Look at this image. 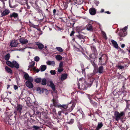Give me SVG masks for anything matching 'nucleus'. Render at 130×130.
Returning a JSON list of instances; mask_svg holds the SVG:
<instances>
[{
	"instance_id": "nucleus-1",
	"label": "nucleus",
	"mask_w": 130,
	"mask_h": 130,
	"mask_svg": "<svg viewBox=\"0 0 130 130\" xmlns=\"http://www.w3.org/2000/svg\"><path fill=\"white\" fill-rule=\"evenodd\" d=\"M126 102V107L124 110L119 112L117 111H114L113 113V116L112 117L116 121H118L119 120H120L122 122L125 120H123V118L125 115V113L127 109L130 110V100H125Z\"/></svg>"
},
{
	"instance_id": "nucleus-2",
	"label": "nucleus",
	"mask_w": 130,
	"mask_h": 130,
	"mask_svg": "<svg viewBox=\"0 0 130 130\" xmlns=\"http://www.w3.org/2000/svg\"><path fill=\"white\" fill-rule=\"evenodd\" d=\"M88 80H89L90 83H84L80 85L79 84H78V89L82 90H86L88 87H90L91 85L93 83L94 85H96V87L98 86V79H95L93 78H90L88 79Z\"/></svg>"
},
{
	"instance_id": "nucleus-3",
	"label": "nucleus",
	"mask_w": 130,
	"mask_h": 130,
	"mask_svg": "<svg viewBox=\"0 0 130 130\" xmlns=\"http://www.w3.org/2000/svg\"><path fill=\"white\" fill-rule=\"evenodd\" d=\"M75 105L74 103H70L68 104H60L59 108H63L65 110L67 111L68 112H70L73 109Z\"/></svg>"
},
{
	"instance_id": "nucleus-4",
	"label": "nucleus",
	"mask_w": 130,
	"mask_h": 130,
	"mask_svg": "<svg viewBox=\"0 0 130 130\" xmlns=\"http://www.w3.org/2000/svg\"><path fill=\"white\" fill-rule=\"evenodd\" d=\"M86 38V37L82 35L81 33H79L78 35H76L75 37L77 41L81 44H83L85 42V39Z\"/></svg>"
},
{
	"instance_id": "nucleus-5",
	"label": "nucleus",
	"mask_w": 130,
	"mask_h": 130,
	"mask_svg": "<svg viewBox=\"0 0 130 130\" xmlns=\"http://www.w3.org/2000/svg\"><path fill=\"white\" fill-rule=\"evenodd\" d=\"M99 61L100 63V65H103V66H105L107 63V59H106L104 63H102V62H103L104 60L105 56H106V55L105 54H102V53L101 52L100 54H99Z\"/></svg>"
},
{
	"instance_id": "nucleus-6",
	"label": "nucleus",
	"mask_w": 130,
	"mask_h": 130,
	"mask_svg": "<svg viewBox=\"0 0 130 130\" xmlns=\"http://www.w3.org/2000/svg\"><path fill=\"white\" fill-rule=\"evenodd\" d=\"M97 54H96L95 53H92L89 55L90 58L89 57L88 58V59L90 60V61L92 64L95 63L94 62V61L95 58H97L96 56Z\"/></svg>"
},
{
	"instance_id": "nucleus-7",
	"label": "nucleus",
	"mask_w": 130,
	"mask_h": 130,
	"mask_svg": "<svg viewBox=\"0 0 130 130\" xmlns=\"http://www.w3.org/2000/svg\"><path fill=\"white\" fill-rule=\"evenodd\" d=\"M33 80L32 77H30L28 80L26 81L25 83L26 86L30 88H32L34 86L32 83Z\"/></svg>"
},
{
	"instance_id": "nucleus-8",
	"label": "nucleus",
	"mask_w": 130,
	"mask_h": 130,
	"mask_svg": "<svg viewBox=\"0 0 130 130\" xmlns=\"http://www.w3.org/2000/svg\"><path fill=\"white\" fill-rule=\"evenodd\" d=\"M93 24L92 21H90L85 27L86 29L90 31H92L94 30V28L93 26Z\"/></svg>"
},
{
	"instance_id": "nucleus-9",
	"label": "nucleus",
	"mask_w": 130,
	"mask_h": 130,
	"mask_svg": "<svg viewBox=\"0 0 130 130\" xmlns=\"http://www.w3.org/2000/svg\"><path fill=\"white\" fill-rule=\"evenodd\" d=\"M8 17L11 19H19V15L18 13L15 12L11 13Z\"/></svg>"
},
{
	"instance_id": "nucleus-10",
	"label": "nucleus",
	"mask_w": 130,
	"mask_h": 130,
	"mask_svg": "<svg viewBox=\"0 0 130 130\" xmlns=\"http://www.w3.org/2000/svg\"><path fill=\"white\" fill-rule=\"evenodd\" d=\"M8 119V123L9 124L11 125L14 124L15 120V116L14 117L15 118V120L14 119L13 117H12V115H10Z\"/></svg>"
},
{
	"instance_id": "nucleus-11",
	"label": "nucleus",
	"mask_w": 130,
	"mask_h": 130,
	"mask_svg": "<svg viewBox=\"0 0 130 130\" xmlns=\"http://www.w3.org/2000/svg\"><path fill=\"white\" fill-rule=\"evenodd\" d=\"M92 64L93 67L94 69L93 73L90 74L91 76L95 75L98 72L97 65L96 63H93V64Z\"/></svg>"
},
{
	"instance_id": "nucleus-12",
	"label": "nucleus",
	"mask_w": 130,
	"mask_h": 130,
	"mask_svg": "<svg viewBox=\"0 0 130 130\" xmlns=\"http://www.w3.org/2000/svg\"><path fill=\"white\" fill-rule=\"evenodd\" d=\"M22 105L20 104H18L17 108V111H14V113L15 115L17 114V113H19L20 115H21V110H22Z\"/></svg>"
},
{
	"instance_id": "nucleus-13",
	"label": "nucleus",
	"mask_w": 130,
	"mask_h": 130,
	"mask_svg": "<svg viewBox=\"0 0 130 130\" xmlns=\"http://www.w3.org/2000/svg\"><path fill=\"white\" fill-rule=\"evenodd\" d=\"M1 17H5L10 12V10L7 9H6L3 11H1Z\"/></svg>"
},
{
	"instance_id": "nucleus-14",
	"label": "nucleus",
	"mask_w": 130,
	"mask_h": 130,
	"mask_svg": "<svg viewBox=\"0 0 130 130\" xmlns=\"http://www.w3.org/2000/svg\"><path fill=\"white\" fill-rule=\"evenodd\" d=\"M52 101L53 102V105L54 106L59 107L60 104H59L57 100L53 98L52 99Z\"/></svg>"
},
{
	"instance_id": "nucleus-15",
	"label": "nucleus",
	"mask_w": 130,
	"mask_h": 130,
	"mask_svg": "<svg viewBox=\"0 0 130 130\" xmlns=\"http://www.w3.org/2000/svg\"><path fill=\"white\" fill-rule=\"evenodd\" d=\"M20 42L22 45L26 44L28 43V40L26 39L22 38L19 39Z\"/></svg>"
},
{
	"instance_id": "nucleus-16",
	"label": "nucleus",
	"mask_w": 130,
	"mask_h": 130,
	"mask_svg": "<svg viewBox=\"0 0 130 130\" xmlns=\"http://www.w3.org/2000/svg\"><path fill=\"white\" fill-rule=\"evenodd\" d=\"M18 44V42L15 40H12L11 42L10 46L12 47H15L17 46Z\"/></svg>"
},
{
	"instance_id": "nucleus-17",
	"label": "nucleus",
	"mask_w": 130,
	"mask_h": 130,
	"mask_svg": "<svg viewBox=\"0 0 130 130\" xmlns=\"http://www.w3.org/2000/svg\"><path fill=\"white\" fill-rule=\"evenodd\" d=\"M89 99L90 100V102L91 104L94 107L96 108L98 106V103H97L94 101L93 99L92 98H89Z\"/></svg>"
},
{
	"instance_id": "nucleus-18",
	"label": "nucleus",
	"mask_w": 130,
	"mask_h": 130,
	"mask_svg": "<svg viewBox=\"0 0 130 130\" xmlns=\"http://www.w3.org/2000/svg\"><path fill=\"white\" fill-rule=\"evenodd\" d=\"M89 12L91 15H93L96 14V10L94 8H92L90 9Z\"/></svg>"
},
{
	"instance_id": "nucleus-19",
	"label": "nucleus",
	"mask_w": 130,
	"mask_h": 130,
	"mask_svg": "<svg viewBox=\"0 0 130 130\" xmlns=\"http://www.w3.org/2000/svg\"><path fill=\"white\" fill-rule=\"evenodd\" d=\"M119 35L120 37H123L126 35V31H124L122 30L119 32Z\"/></svg>"
},
{
	"instance_id": "nucleus-20",
	"label": "nucleus",
	"mask_w": 130,
	"mask_h": 130,
	"mask_svg": "<svg viewBox=\"0 0 130 130\" xmlns=\"http://www.w3.org/2000/svg\"><path fill=\"white\" fill-rule=\"evenodd\" d=\"M102 65H101L100 66H99L98 69V72L100 74L104 72V68Z\"/></svg>"
},
{
	"instance_id": "nucleus-21",
	"label": "nucleus",
	"mask_w": 130,
	"mask_h": 130,
	"mask_svg": "<svg viewBox=\"0 0 130 130\" xmlns=\"http://www.w3.org/2000/svg\"><path fill=\"white\" fill-rule=\"evenodd\" d=\"M12 64L13 66V67L12 68L15 67L17 69H18L19 68V64L18 63L15 61H13L12 62Z\"/></svg>"
},
{
	"instance_id": "nucleus-22",
	"label": "nucleus",
	"mask_w": 130,
	"mask_h": 130,
	"mask_svg": "<svg viewBox=\"0 0 130 130\" xmlns=\"http://www.w3.org/2000/svg\"><path fill=\"white\" fill-rule=\"evenodd\" d=\"M111 41L114 47L116 48H118L119 46L117 42L113 40H111Z\"/></svg>"
},
{
	"instance_id": "nucleus-23",
	"label": "nucleus",
	"mask_w": 130,
	"mask_h": 130,
	"mask_svg": "<svg viewBox=\"0 0 130 130\" xmlns=\"http://www.w3.org/2000/svg\"><path fill=\"white\" fill-rule=\"evenodd\" d=\"M68 76V75L67 73L62 74L61 77V80L62 81L64 80L67 78Z\"/></svg>"
},
{
	"instance_id": "nucleus-24",
	"label": "nucleus",
	"mask_w": 130,
	"mask_h": 130,
	"mask_svg": "<svg viewBox=\"0 0 130 130\" xmlns=\"http://www.w3.org/2000/svg\"><path fill=\"white\" fill-rule=\"evenodd\" d=\"M50 85L49 86L52 88L53 91H55L56 90L55 86L52 81H50Z\"/></svg>"
},
{
	"instance_id": "nucleus-25",
	"label": "nucleus",
	"mask_w": 130,
	"mask_h": 130,
	"mask_svg": "<svg viewBox=\"0 0 130 130\" xmlns=\"http://www.w3.org/2000/svg\"><path fill=\"white\" fill-rule=\"evenodd\" d=\"M46 63L48 65L52 66L53 67L55 66V62L54 61L48 60L46 62Z\"/></svg>"
},
{
	"instance_id": "nucleus-26",
	"label": "nucleus",
	"mask_w": 130,
	"mask_h": 130,
	"mask_svg": "<svg viewBox=\"0 0 130 130\" xmlns=\"http://www.w3.org/2000/svg\"><path fill=\"white\" fill-rule=\"evenodd\" d=\"M36 45H37L38 48L40 50L42 49L44 47V45L43 44L39 42H37Z\"/></svg>"
},
{
	"instance_id": "nucleus-27",
	"label": "nucleus",
	"mask_w": 130,
	"mask_h": 130,
	"mask_svg": "<svg viewBox=\"0 0 130 130\" xmlns=\"http://www.w3.org/2000/svg\"><path fill=\"white\" fill-rule=\"evenodd\" d=\"M103 124L102 122H101L100 123H98L97 127L95 128V130H99L103 126Z\"/></svg>"
},
{
	"instance_id": "nucleus-28",
	"label": "nucleus",
	"mask_w": 130,
	"mask_h": 130,
	"mask_svg": "<svg viewBox=\"0 0 130 130\" xmlns=\"http://www.w3.org/2000/svg\"><path fill=\"white\" fill-rule=\"evenodd\" d=\"M91 47L92 51L93 52V53L98 54L96 48L93 45H91Z\"/></svg>"
},
{
	"instance_id": "nucleus-29",
	"label": "nucleus",
	"mask_w": 130,
	"mask_h": 130,
	"mask_svg": "<svg viewBox=\"0 0 130 130\" xmlns=\"http://www.w3.org/2000/svg\"><path fill=\"white\" fill-rule=\"evenodd\" d=\"M5 69L8 73L10 74L12 73V70L7 66L5 67Z\"/></svg>"
},
{
	"instance_id": "nucleus-30",
	"label": "nucleus",
	"mask_w": 130,
	"mask_h": 130,
	"mask_svg": "<svg viewBox=\"0 0 130 130\" xmlns=\"http://www.w3.org/2000/svg\"><path fill=\"white\" fill-rule=\"evenodd\" d=\"M31 128L33 130H39L40 129V127L35 125L31 126Z\"/></svg>"
},
{
	"instance_id": "nucleus-31",
	"label": "nucleus",
	"mask_w": 130,
	"mask_h": 130,
	"mask_svg": "<svg viewBox=\"0 0 130 130\" xmlns=\"http://www.w3.org/2000/svg\"><path fill=\"white\" fill-rule=\"evenodd\" d=\"M46 68V66L45 65H42L40 67V69L41 71H44Z\"/></svg>"
},
{
	"instance_id": "nucleus-32",
	"label": "nucleus",
	"mask_w": 130,
	"mask_h": 130,
	"mask_svg": "<svg viewBox=\"0 0 130 130\" xmlns=\"http://www.w3.org/2000/svg\"><path fill=\"white\" fill-rule=\"evenodd\" d=\"M56 59L58 61H60L62 59V57L59 55H57L55 57Z\"/></svg>"
},
{
	"instance_id": "nucleus-33",
	"label": "nucleus",
	"mask_w": 130,
	"mask_h": 130,
	"mask_svg": "<svg viewBox=\"0 0 130 130\" xmlns=\"http://www.w3.org/2000/svg\"><path fill=\"white\" fill-rule=\"evenodd\" d=\"M74 119L71 118L69 121L67 122V123L69 124L72 125L74 123Z\"/></svg>"
},
{
	"instance_id": "nucleus-34",
	"label": "nucleus",
	"mask_w": 130,
	"mask_h": 130,
	"mask_svg": "<svg viewBox=\"0 0 130 130\" xmlns=\"http://www.w3.org/2000/svg\"><path fill=\"white\" fill-rule=\"evenodd\" d=\"M85 29L83 28H82V27H79L77 28V31L79 33L82 32V31L84 30Z\"/></svg>"
},
{
	"instance_id": "nucleus-35",
	"label": "nucleus",
	"mask_w": 130,
	"mask_h": 130,
	"mask_svg": "<svg viewBox=\"0 0 130 130\" xmlns=\"http://www.w3.org/2000/svg\"><path fill=\"white\" fill-rule=\"evenodd\" d=\"M10 57V54L9 53H8L4 57V59L8 61L9 60Z\"/></svg>"
},
{
	"instance_id": "nucleus-36",
	"label": "nucleus",
	"mask_w": 130,
	"mask_h": 130,
	"mask_svg": "<svg viewBox=\"0 0 130 130\" xmlns=\"http://www.w3.org/2000/svg\"><path fill=\"white\" fill-rule=\"evenodd\" d=\"M8 66L12 68L13 67L12 62L9 61H7L6 62Z\"/></svg>"
},
{
	"instance_id": "nucleus-37",
	"label": "nucleus",
	"mask_w": 130,
	"mask_h": 130,
	"mask_svg": "<svg viewBox=\"0 0 130 130\" xmlns=\"http://www.w3.org/2000/svg\"><path fill=\"white\" fill-rule=\"evenodd\" d=\"M25 78L26 80H28L30 77H29L28 74L27 73H26L24 75Z\"/></svg>"
},
{
	"instance_id": "nucleus-38",
	"label": "nucleus",
	"mask_w": 130,
	"mask_h": 130,
	"mask_svg": "<svg viewBox=\"0 0 130 130\" xmlns=\"http://www.w3.org/2000/svg\"><path fill=\"white\" fill-rule=\"evenodd\" d=\"M35 63L34 61H32L30 63V65L28 66L29 68H32L35 65Z\"/></svg>"
},
{
	"instance_id": "nucleus-39",
	"label": "nucleus",
	"mask_w": 130,
	"mask_h": 130,
	"mask_svg": "<svg viewBox=\"0 0 130 130\" xmlns=\"http://www.w3.org/2000/svg\"><path fill=\"white\" fill-rule=\"evenodd\" d=\"M37 89L40 93H43V88L40 87L37 88Z\"/></svg>"
},
{
	"instance_id": "nucleus-40",
	"label": "nucleus",
	"mask_w": 130,
	"mask_h": 130,
	"mask_svg": "<svg viewBox=\"0 0 130 130\" xmlns=\"http://www.w3.org/2000/svg\"><path fill=\"white\" fill-rule=\"evenodd\" d=\"M126 91V89L124 86V85H123V86L121 88V93H124Z\"/></svg>"
},
{
	"instance_id": "nucleus-41",
	"label": "nucleus",
	"mask_w": 130,
	"mask_h": 130,
	"mask_svg": "<svg viewBox=\"0 0 130 130\" xmlns=\"http://www.w3.org/2000/svg\"><path fill=\"white\" fill-rule=\"evenodd\" d=\"M41 78H37L35 79V82L36 83H39L41 82Z\"/></svg>"
},
{
	"instance_id": "nucleus-42",
	"label": "nucleus",
	"mask_w": 130,
	"mask_h": 130,
	"mask_svg": "<svg viewBox=\"0 0 130 130\" xmlns=\"http://www.w3.org/2000/svg\"><path fill=\"white\" fill-rule=\"evenodd\" d=\"M56 48L57 49V50L60 52H62L63 51V50L61 47H56Z\"/></svg>"
},
{
	"instance_id": "nucleus-43",
	"label": "nucleus",
	"mask_w": 130,
	"mask_h": 130,
	"mask_svg": "<svg viewBox=\"0 0 130 130\" xmlns=\"http://www.w3.org/2000/svg\"><path fill=\"white\" fill-rule=\"evenodd\" d=\"M29 112L32 117L34 116L35 114V111L34 110H31Z\"/></svg>"
},
{
	"instance_id": "nucleus-44",
	"label": "nucleus",
	"mask_w": 130,
	"mask_h": 130,
	"mask_svg": "<svg viewBox=\"0 0 130 130\" xmlns=\"http://www.w3.org/2000/svg\"><path fill=\"white\" fill-rule=\"evenodd\" d=\"M46 80L44 78L42 81L41 84L43 85H45L46 84Z\"/></svg>"
},
{
	"instance_id": "nucleus-45",
	"label": "nucleus",
	"mask_w": 130,
	"mask_h": 130,
	"mask_svg": "<svg viewBox=\"0 0 130 130\" xmlns=\"http://www.w3.org/2000/svg\"><path fill=\"white\" fill-rule=\"evenodd\" d=\"M51 111H52V112H53V114H54L55 115L56 114V110L55 109V108H51Z\"/></svg>"
},
{
	"instance_id": "nucleus-46",
	"label": "nucleus",
	"mask_w": 130,
	"mask_h": 130,
	"mask_svg": "<svg viewBox=\"0 0 130 130\" xmlns=\"http://www.w3.org/2000/svg\"><path fill=\"white\" fill-rule=\"evenodd\" d=\"M75 24V22L73 21H71L70 22V26L71 27H73Z\"/></svg>"
},
{
	"instance_id": "nucleus-47",
	"label": "nucleus",
	"mask_w": 130,
	"mask_h": 130,
	"mask_svg": "<svg viewBox=\"0 0 130 130\" xmlns=\"http://www.w3.org/2000/svg\"><path fill=\"white\" fill-rule=\"evenodd\" d=\"M77 125L79 129L82 127V125L78 121L77 122Z\"/></svg>"
},
{
	"instance_id": "nucleus-48",
	"label": "nucleus",
	"mask_w": 130,
	"mask_h": 130,
	"mask_svg": "<svg viewBox=\"0 0 130 130\" xmlns=\"http://www.w3.org/2000/svg\"><path fill=\"white\" fill-rule=\"evenodd\" d=\"M25 115H26V117H31V119H32V118H31V117L30 115V114L29 112H27L25 114Z\"/></svg>"
},
{
	"instance_id": "nucleus-49",
	"label": "nucleus",
	"mask_w": 130,
	"mask_h": 130,
	"mask_svg": "<svg viewBox=\"0 0 130 130\" xmlns=\"http://www.w3.org/2000/svg\"><path fill=\"white\" fill-rule=\"evenodd\" d=\"M34 60L35 61L38 62L39 61L40 58L39 57L36 56L35 57Z\"/></svg>"
},
{
	"instance_id": "nucleus-50",
	"label": "nucleus",
	"mask_w": 130,
	"mask_h": 130,
	"mask_svg": "<svg viewBox=\"0 0 130 130\" xmlns=\"http://www.w3.org/2000/svg\"><path fill=\"white\" fill-rule=\"evenodd\" d=\"M102 35L103 37L105 39H107V37L105 33L104 32H102Z\"/></svg>"
},
{
	"instance_id": "nucleus-51",
	"label": "nucleus",
	"mask_w": 130,
	"mask_h": 130,
	"mask_svg": "<svg viewBox=\"0 0 130 130\" xmlns=\"http://www.w3.org/2000/svg\"><path fill=\"white\" fill-rule=\"evenodd\" d=\"M117 68L118 69L120 70L124 69V66H121L120 65H119L117 66Z\"/></svg>"
},
{
	"instance_id": "nucleus-52",
	"label": "nucleus",
	"mask_w": 130,
	"mask_h": 130,
	"mask_svg": "<svg viewBox=\"0 0 130 130\" xmlns=\"http://www.w3.org/2000/svg\"><path fill=\"white\" fill-rule=\"evenodd\" d=\"M50 72L52 75H54L56 74L55 71V70H51L50 71Z\"/></svg>"
},
{
	"instance_id": "nucleus-53",
	"label": "nucleus",
	"mask_w": 130,
	"mask_h": 130,
	"mask_svg": "<svg viewBox=\"0 0 130 130\" xmlns=\"http://www.w3.org/2000/svg\"><path fill=\"white\" fill-rule=\"evenodd\" d=\"M9 6L11 8H14L17 7V6L15 5H12V4H9Z\"/></svg>"
},
{
	"instance_id": "nucleus-54",
	"label": "nucleus",
	"mask_w": 130,
	"mask_h": 130,
	"mask_svg": "<svg viewBox=\"0 0 130 130\" xmlns=\"http://www.w3.org/2000/svg\"><path fill=\"white\" fill-rule=\"evenodd\" d=\"M5 94H2L1 96V98L2 99V100L3 99H6V98L5 97V96H4Z\"/></svg>"
},
{
	"instance_id": "nucleus-55",
	"label": "nucleus",
	"mask_w": 130,
	"mask_h": 130,
	"mask_svg": "<svg viewBox=\"0 0 130 130\" xmlns=\"http://www.w3.org/2000/svg\"><path fill=\"white\" fill-rule=\"evenodd\" d=\"M30 26L33 27L34 28H36V27H38V25H35L33 24H31L30 25Z\"/></svg>"
},
{
	"instance_id": "nucleus-56",
	"label": "nucleus",
	"mask_w": 130,
	"mask_h": 130,
	"mask_svg": "<svg viewBox=\"0 0 130 130\" xmlns=\"http://www.w3.org/2000/svg\"><path fill=\"white\" fill-rule=\"evenodd\" d=\"M63 70V69L62 68H59L58 70V72L59 73H61L62 71Z\"/></svg>"
},
{
	"instance_id": "nucleus-57",
	"label": "nucleus",
	"mask_w": 130,
	"mask_h": 130,
	"mask_svg": "<svg viewBox=\"0 0 130 130\" xmlns=\"http://www.w3.org/2000/svg\"><path fill=\"white\" fill-rule=\"evenodd\" d=\"M99 2L98 1H95L94 3L96 4V6H98L99 4Z\"/></svg>"
},
{
	"instance_id": "nucleus-58",
	"label": "nucleus",
	"mask_w": 130,
	"mask_h": 130,
	"mask_svg": "<svg viewBox=\"0 0 130 130\" xmlns=\"http://www.w3.org/2000/svg\"><path fill=\"white\" fill-rule=\"evenodd\" d=\"M63 66V63L62 62H60L59 64V67L60 68H62Z\"/></svg>"
},
{
	"instance_id": "nucleus-59",
	"label": "nucleus",
	"mask_w": 130,
	"mask_h": 130,
	"mask_svg": "<svg viewBox=\"0 0 130 130\" xmlns=\"http://www.w3.org/2000/svg\"><path fill=\"white\" fill-rule=\"evenodd\" d=\"M75 33V32L73 31H72L71 33L70 34V36H73Z\"/></svg>"
},
{
	"instance_id": "nucleus-60",
	"label": "nucleus",
	"mask_w": 130,
	"mask_h": 130,
	"mask_svg": "<svg viewBox=\"0 0 130 130\" xmlns=\"http://www.w3.org/2000/svg\"><path fill=\"white\" fill-rule=\"evenodd\" d=\"M62 112L63 113H64L65 115H67L68 114V113L67 112H65L64 111V110L62 109Z\"/></svg>"
},
{
	"instance_id": "nucleus-61",
	"label": "nucleus",
	"mask_w": 130,
	"mask_h": 130,
	"mask_svg": "<svg viewBox=\"0 0 130 130\" xmlns=\"http://www.w3.org/2000/svg\"><path fill=\"white\" fill-rule=\"evenodd\" d=\"M14 88L15 90H16L18 89V87L17 85H14Z\"/></svg>"
},
{
	"instance_id": "nucleus-62",
	"label": "nucleus",
	"mask_w": 130,
	"mask_h": 130,
	"mask_svg": "<svg viewBox=\"0 0 130 130\" xmlns=\"http://www.w3.org/2000/svg\"><path fill=\"white\" fill-rule=\"evenodd\" d=\"M56 12V10L55 9H54L53 10V14L55 15Z\"/></svg>"
},
{
	"instance_id": "nucleus-63",
	"label": "nucleus",
	"mask_w": 130,
	"mask_h": 130,
	"mask_svg": "<svg viewBox=\"0 0 130 130\" xmlns=\"http://www.w3.org/2000/svg\"><path fill=\"white\" fill-rule=\"evenodd\" d=\"M62 112V111H59L58 112V114L60 116L61 115V113Z\"/></svg>"
},
{
	"instance_id": "nucleus-64",
	"label": "nucleus",
	"mask_w": 130,
	"mask_h": 130,
	"mask_svg": "<svg viewBox=\"0 0 130 130\" xmlns=\"http://www.w3.org/2000/svg\"><path fill=\"white\" fill-rule=\"evenodd\" d=\"M105 13H107L108 14H110L111 13V12L109 11H105Z\"/></svg>"
}]
</instances>
